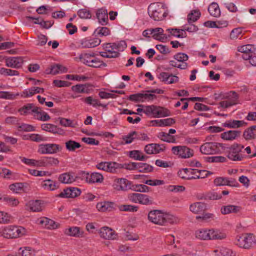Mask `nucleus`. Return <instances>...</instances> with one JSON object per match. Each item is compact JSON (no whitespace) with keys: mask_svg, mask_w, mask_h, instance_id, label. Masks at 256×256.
<instances>
[{"mask_svg":"<svg viewBox=\"0 0 256 256\" xmlns=\"http://www.w3.org/2000/svg\"><path fill=\"white\" fill-rule=\"evenodd\" d=\"M148 220L160 226H166L167 224H174L178 219L174 216L164 214L160 210H153L149 212Z\"/></svg>","mask_w":256,"mask_h":256,"instance_id":"nucleus-1","label":"nucleus"},{"mask_svg":"<svg viewBox=\"0 0 256 256\" xmlns=\"http://www.w3.org/2000/svg\"><path fill=\"white\" fill-rule=\"evenodd\" d=\"M196 238L202 240H223L226 238V234L213 229H200L195 232Z\"/></svg>","mask_w":256,"mask_h":256,"instance_id":"nucleus-2","label":"nucleus"},{"mask_svg":"<svg viewBox=\"0 0 256 256\" xmlns=\"http://www.w3.org/2000/svg\"><path fill=\"white\" fill-rule=\"evenodd\" d=\"M216 98L226 100L220 102L219 105L220 107L226 108L236 104L238 103L239 96L234 91H230L225 94H220L217 96L215 94Z\"/></svg>","mask_w":256,"mask_h":256,"instance_id":"nucleus-3","label":"nucleus"},{"mask_svg":"<svg viewBox=\"0 0 256 256\" xmlns=\"http://www.w3.org/2000/svg\"><path fill=\"white\" fill-rule=\"evenodd\" d=\"M148 11L149 16L154 20H160L166 16L164 8L161 4H151L148 7Z\"/></svg>","mask_w":256,"mask_h":256,"instance_id":"nucleus-4","label":"nucleus"},{"mask_svg":"<svg viewBox=\"0 0 256 256\" xmlns=\"http://www.w3.org/2000/svg\"><path fill=\"white\" fill-rule=\"evenodd\" d=\"M26 230L23 227L10 226L3 230L1 236L7 238H14L23 236Z\"/></svg>","mask_w":256,"mask_h":256,"instance_id":"nucleus-5","label":"nucleus"},{"mask_svg":"<svg viewBox=\"0 0 256 256\" xmlns=\"http://www.w3.org/2000/svg\"><path fill=\"white\" fill-rule=\"evenodd\" d=\"M146 115L154 118H161L170 115V110L164 107L150 105L146 106Z\"/></svg>","mask_w":256,"mask_h":256,"instance_id":"nucleus-6","label":"nucleus"},{"mask_svg":"<svg viewBox=\"0 0 256 256\" xmlns=\"http://www.w3.org/2000/svg\"><path fill=\"white\" fill-rule=\"evenodd\" d=\"M235 244L240 248H250L256 243L254 236L251 234H245L236 238Z\"/></svg>","mask_w":256,"mask_h":256,"instance_id":"nucleus-7","label":"nucleus"},{"mask_svg":"<svg viewBox=\"0 0 256 256\" xmlns=\"http://www.w3.org/2000/svg\"><path fill=\"white\" fill-rule=\"evenodd\" d=\"M244 146L240 144H234L229 148L227 157L233 161H240L244 158V156L240 154L244 148Z\"/></svg>","mask_w":256,"mask_h":256,"instance_id":"nucleus-8","label":"nucleus"},{"mask_svg":"<svg viewBox=\"0 0 256 256\" xmlns=\"http://www.w3.org/2000/svg\"><path fill=\"white\" fill-rule=\"evenodd\" d=\"M172 152L174 155L182 158H188L193 156L194 150L186 146H174L172 148Z\"/></svg>","mask_w":256,"mask_h":256,"instance_id":"nucleus-9","label":"nucleus"},{"mask_svg":"<svg viewBox=\"0 0 256 256\" xmlns=\"http://www.w3.org/2000/svg\"><path fill=\"white\" fill-rule=\"evenodd\" d=\"M132 182L125 178H117L114 180L112 187L117 191H128L132 189Z\"/></svg>","mask_w":256,"mask_h":256,"instance_id":"nucleus-10","label":"nucleus"},{"mask_svg":"<svg viewBox=\"0 0 256 256\" xmlns=\"http://www.w3.org/2000/svg\"><path fill=\"white\" fill-rule=\"evenodd\" d=\"M222 146V144L215 142H206L200 147V152L204 154H212L218 151V148Z\"/></svg>","mask_w":256,"mask_h":256,"instance_id":"nucleus-11","label":"nucleus"},{"mask_svg":"<svg viewBox=\"0 0 256 256\" xmlns=\"http://www.w3.org/2000/svg\"><path fill=\"white\" fill-rule=\"evenodd\" d=\"M199 170L192 168H183L178 172V176L182 179L193 180L197 178H204L202 174L201 176L196 175V173L198 172Z\"/></svg>","mask_w":256,"mask_h":256,"instance_id":"nucleus-12","label":"nucleus"},{"mask_svg":"<svg viewBox=\"0 0 256 256\" xmlns=\"http://www.w3.org/2000/svg\"><path fill=\"white\" fill-rule=\"evenodd\" d=\"M156 98V96L154 94L137 93L130 95L128 99L132 102H138L152 101Z\"/></svg>","mask_w":256,"mask_h":256,"instance_id":"nucleus-13","label":"nucleus"},{"mask_svg":"<svg viewBox=\"0 0 256 256\" xmlns=\"http://www.w3.org/2000/svg\"><path fill=\"white\" fill-rule=\"evenodd\" d=\"M62 148L55 144H47L40 145L38 152L40 154H55L60 150Z\"/></svg>","mask_w":256,"mask_h":256,"instance_id":"nucleus-14","label":"nucleus"},{"mask_svg":"<svg viewBox=\"0 0 256 256\" xmlns=\"http://www.w3.org/2000/svg\"><path fill=\"white\" fill-rule=\"evenodd\" d=\"M81 190L75 187H70L65 188L57 196L60 198H74L80 195Z\"/></svg>","mask_w":256,"mask_h":256,"instance_id":"nucleus-15","label":"nucleus"},{"mask_svg":"<svg viewBox=\"0 0 256 256\" xmlns=\"http://www.w3.org/2000/svg\"><path fill=\"white\" fill-rule=\"evenodd\" d=\"M5 62L8 67L19 68L22 66L24 60L21 57L10 56L6 59Z\"/></svg>","mask_w":256,"mask_h":256,"instance_id":"nucleus-16","label":"nucleus"},{"mask_svg":"<svg viewBox=\"0 0 256 256\" xmlns=\"http://www.w3.org/2000/svg\"><path fill=\"white\" fill-rule=\"evenodd\" d=\"M100 237L104 239L114 240L116 238V234L112 229L107 226H104L100 230Z\"/></svg>","mask_w":256,"mask_h":256,"instance_id":"nucleus-17","label":"nucleus"},{"mask_svg":"<svg viewBox=\"0 0 256 256\" xmlns=\"http://www.w3.org/2000/svg\"><path fill=\"white\" fill-rule=\"evenodd\" d=\"M96 16L98 22L102 26L106 25L108 23V14L105 8L98 9L96 12Z\"/></svg>","mask_w":256,"mask_h":256,"instance_id":"nucleus-18","label":"nucleus"},{"mask_svg":"<svg viewBox=\"0 0 256 256\" xmlns=\"http://www.w3.org/2000/svg\"><path fill=\"white\" fill-rule=\"evenodd\" d=\"M64 234L71 236L82 238L83 236L84 231L79 227L72 226L66 229Z\"/></svg>","mask_w":256,"mask_h":256,"instance_id":"nucleus-19","label":"nucleus"},{"mask_svg":"<svg viewBox=\"0 0 256 256\" xmlns=\"http://www.w3.org/2000/svg\"><path fill=\"white\" fill-rule=\"evenodd\" d=\"M26 209L32 212H40L42 210V203L40 200L29 201L26 205Z\"/></svg>","mask_w":256,"mask_h":256,"instance_id":"nucleus-20","label":"nucleus"},{"mask_svg":"<svg viewBox=\"0 0 256 256\" xmlns=\"http://www.w3.org/2000/svg\"><path fill=\"white\" fill-rule=\"evenodd\" d=\"M240 131L230 130L222 133L220 135L222 138L227 140H232L236 139L240 135Z\"/></svg>","mask_w":256,"mask_h":256,"instance_id":"nucleus-21","label":"nucleus"},{"mask_svg":"<svg viewBox=\"0 0 256 256\" xmlns=\"http://www.w3.org/2000/svg\"><path fill=\"white\" fill-rule=\"evenodd\" d=\"M190 209L193 213L200 214L206 210V206L204 202H197L190 204Z\"/></svg>","mask_w":256,"mask_h":256,"instance_id":"nucleus-22","label":"nucleus"},{"mask_svg":"<svg viewBox=\"0 0 256 256\" xmlns=\"http://www.w3.org/2000/svg\"><path fill=\"white\" fill-rule=\"evenodd\" d=\"M223 126L230 128H236L246 125V122L244 120H230L223 124Z\"/></svg>","mask_w":256,"mask_h":256,"instance_id":"nucleus-23","label":"nucleus"},{"mask_svg":"<svg viewBox=\"0 0 256 256\" xmlns=\"http://www.w3.org/2000/svg\"><path fill=\"white\" fill-rule=\"evenodd\" d=\"M241 209L240 206L228 205L222 206L220 211L222 214H226L230 213H238L240 211Z\"/></svg>","mask_w":256,"mask_h":256,"instance_id":"nucleus-24","label":"nucleus"},{"mask_svg":"<svg viewBox=\"0 0 256 256\" xmlns=\"http://www.w3.org/2000/svg\"><path fill=\"white\" fill-rule=\"evenodd\" d=\"M70 172H66L60 175L58 180L64 184L72 183L76 180V176Z\"/></svg>","mask_w":256,"mask_h":256,"instance_id":"nucleus-25","label":"nucleus"},{"mask_svg":"<svg viewBox=\"0 0 256 256\" xmlns=\"http://www.w3.org/2000/svg\"><path fill=\"white\" fill-rule=\"evenodd\" d=\"M40 166H56L59 162L57 158L53 157H44L40 160Z\"/></svg>","mask_w":256,"mask_h":256,"instance_id":"nucleus-26","label":"nucleus"},{"mask_svg":"<svg viewBox=\"0 0 256 256\" xmlns=\"http://www.w3.org/2000/svg\"><path fill=\"white\" fill-rule=\"evenodd\" d=\"M210 14L214 17L218 18L220 15V11L219 6L216 2H212L208 8Z\"/></svg>","mask_w":256,"mask_h":256,"instance_id":"nucleus-27","label":"nucleus"},{"mask_svg":"<svg viewBox=\"0 0 256 256\" xmlns=\"http://www.w3.org/2000/svg\"><path fill=\"white\" fill-rule=\"evenodd\" d=\"M50 70V72L47 73L52 74H56L59 72H66L68 70L66 68L60 64H55L51 66Z\"/></svg>","mask_w":256,"mask_h":256,"instance_id":"nucleus-28","label":"nucleus"},{"mask_svg":"<svg viewBox=\"0 0 256 256\" xmlns=\"http://www.w3.org/2000/svg\"><path fill=\"white\" fill-rule=\"evenodd\" d=\"M201 16V13L199 10H192L188 15V23H193L198 20Z\"/></svg>","mask_w":256,"mask_h":256,"instance_id":"nucleus-29","label":"nucleus"},{"mask_svg":"<svg viewBox=\"0 0 256 256\" xmlns=\"http://www.w3.org/2000/svg\"><path fill=\"white\" fill-rule=\"evenodd\" d=\"M158 137L164 142H176V140L174 136L170 134V133H166L165 132H160L158 134Z\"/></svg>","mask_w":256,"mask_h":256,"instance_id":"nucleus-30","label":"nucleus"},{"mask_svg":"<svg viewBox=\"0 0 256 256\" xmlns=\"http://www.w3.org/2000/svg\"><path fill=\"white\" fill-rule=\"evenodd\" d=\"M103 180L102 175L98 172H93L87 178V180L89 183L102 182Z\"/></svg>","mask_w":256,"mask_h":256,"instance_id":"nucleus-31","label":"nucleus"},{"mask_svg":"<svg viewBox=\"0 0 256 256\" xmlns=\"http://www.w3.org/2000/svg\"><path fill=\"white\" fill-rule=\"evenodd\" d=\"M36 108H38V107L35 106L33 104H28L20 108L18 110V112H20L21 114L26 115L31 112H34L33 110Z\"/></svg>","mask_w":256,"mask_h":256,"instance_id":"nucleus-32","label":"nucleus"},{"mask_svg":"<svg viewBox=\"0 0 256 256\" xmlns=\"http://www.w3.org/2000/svg\"><path fill=\"white\" fill-rule=\"evenodd\" d=\"M130 158L138 160H145L148 156H144L142 153L137 150H134L129 152Z\"/></svg>","mask_w":256,"mask_h":256,"instance_id":"nucleus-33","label":"nucleus"},{"mask_svg":"<svg viewBox=\"0 0 256 256\" xmlns=\"http://www.w3.org/2000/svg\"><path fill=\"white\" fill-rule=\"evenodd\" d=\"M42 186L47 190H54L58 186L57 184L51 180H44L42 184Z\"/></svg>","mask_w":256,"mask_h":256,"instance_id":"nucleus-34","label":"nucleus"},{"mask_svg":"<svg viewBox=\"0 0 256 256\" xmlns=\"http://www.w3.org/2000/svg\"><path fill=\"white\" fill-rule=\"evenodd\" d=\"M101 42V40L98 38H94L89 40H85L82 42L84 47L90 48H94L98 46Z\"/></svg>","mask_w":256,"mask_h":256,"instance_id":"nucleus-35","label":"nucleus"},{"mask_svg":"<svg viewBox=\"0 0 256 256\" xmlns=\"http://www.w3.org/2000/svg\"><path fill=\"white\" fill-rule=\"evenodd\" d=\"M33 110L34 113L37 114L38 116V114L41 115L40 116L37 117V120H38L42 121H48L50 118L49 115L46 112L42 111L40 107L34 108Z\"/></svg>","mask_w":256,"mask_h":256,"instance_id":"nucleus-36","label":"nucleus"},{"mask_svg":"<svg viewBox=\"0 0 256 256\" xmlns=\"http://www.w3.org/2000/svg\"><path fill=\"white\" fill-rule=\"evenodd\" d=\"M65 144L66 150L70 152H74L76 149L81 147L79 142L72 140L67 141Z\"/></svg>","mask_w":256,"mask_h":256,"instance_id":"nucleus-37","label":"nucleus"},{"mask_svg":"<svg viewBox=\"0 0 256 256\" xmlns=\"http://www.w3.org/2000/svg\"><path fill=\"white\" fill-rule=\"evenodd\" d=\"M137 170L140 172H148L153 170V167L146 163L138 162Z\"/></svg>","mask_w":256,"mask_h":256,"instance_id":"nucleus-38","label":"nucleus"},{"mask_svg":"<svg viewBox=\"0 0 256 256\" xmlns=\"http://www.w3.org/2000/svg\"><path fill=\"white\" fill-rule=\"evenodd\" d=\"M156 28L159 29L161 30L160 31V33L158 32L159 31L156 32H153L152 31V37L156 40H158L160 41H164V40H166L167 39L168 36L166 35V34H164V30L161 28Z\"/></svg>","mask_w":256,"mask_h":256,"instance_id":"nucleus-39","label":"nucleus"},{"mask_svg":"<svg viewBox=\"0 0 256 256\" xmlns=\"http://www.w3.org/2000/svg\"><path fill=\"white\" fill-rule=\"evenodd\" d=\"M42 130L52 132L53 134H56L58 132V128L52 124H44L41 126Z\"/></svg>","mask_w":256,"mask_h":256,"instance_id":"nucleus-40","label":"nucleus"},{"mask_svg":"<svg viewBox=\"0 0 256 256\" xmlns=\"http://www.w3.org/2000/svg\"><path fill=\"white\" fill-rule=\"evenodd\" d=\"M96 36H107L110 34V30L108 28L104 26H99L94 32Z\"/></svg>","mask_w":256,"mask_h":256,"instance_id":"nucleus-41","label":"nucleus"},{"mask_svg":"<svg viewBox=\"0 0 256 256\" xmlns=\"http://www.w3.org/2000/svg\"><path fill=\"white\" fill-rule=\"evenodd\" d=\"M243 136L246 140L254 139L256 136V133L250 126L244 131Z\"/></svg>","mask_w":256,"mask_h":256,"instance_id":"nucleus-42","label":"nucleus"},{"mask_svg":"<svg viewBox=\"0 0 256 256\" xmlns=\"http://www.w3.org/2000/svg\"><path fill=\"white\" fill-rule=\"evenodd\" d=\"M86 84H78L75 86H73L72 87V90L76 93H86L88 92V90L86 89Z\"/></svg>","mask_w":256,"mask_h":256,"instance_id":"nucleus-43","label":"nucleus"},{"mask_svg":"<svg viewBox=\"0 0 256 256\" xmlns=\"http://www.w3.org/2000/svg\"><path fill=\"white\" fill-rule=\"evenodd\" d=\"M138 203L144 205L151 204H152V200L150 198L148 195L140 194Z\"/></svg>","mask_w":256,"mask_h":256,"instance_id":"nucleus-44","label":"nucleus"},{"mask_svg":"<svg viewBox=\"0 0 256 256\" xmlns=\"http://www.w3.org/2000/svg\"><path fill=\"white\" fill-rule=\"evenodd\" d=\"M0 74L5 76H18L19 72L16 70L2 68H0Z\"/></svg>","mask_w":256,"mask_h":256,"instance_id":"nucleus-45","label":"nucleus"},{"mask_svg":"<svg viewBox=\"0 0 256 256\" xmlns=\"http://www.w3.org/2000/svg\"><path fill=\"white\" fill-rule=\"evenodd\" d=\"M102 66H106V64L104 62L102 61H100L98 58H94L93 59L92 58V60H90L89 66L94 68H100Z\"/></svg>","mask_w":256,"mask_h":256,"instance_id":"nucleus-46","label":"nucleus"},{"mask_svg":"<svg viewBox=\"0 0 256 256\" xmlns=\"http://www.w3.org/2000/svg\"><path fill=\"white\" fill-rule=\"evenodd\" d=\"M60 124L65 127H72L74 128L76 126V124L74 122V121L63 118H59Z\"/></svg>","mask_w":256,"mask_h":256,"instance_id":"nucleus-47","label":"nucleus"},{"mask_svg":"<svg viewBox=\"0 0 256 256\" xmlns=\"http://www.w3.org/2000/svg\"><path fill=\"white\" fill-rule=\"evenodd\" d=\"M21 160L22 162L28 166H40V160H36L34 159L22 158Z\"/></svg>","mask_w":256,"mask_h":256,"instance_id":"nucleus-48","label":"nucleus"},{"mask_svg":"<svg viewBox=\"0 0 256 256\" xmlns=\"http://www.w3.org/2000/svg\"><path fill=\"white\" fill-rule=\"evenodd\" d=\"M150 188L146 186L145 184H132V190L139 192H147L149 191Z\"/></svg>","mask_w":256,"mask_h":256,"instance_id":"nucleus-49","label":"nucleus"},{"mask_svg":"<svg viewBox=\"0 0 256 256\" xmlns=\"http://www.w3.org/2000/svg\"><path fill=\"white\" fill-rule=\"evenodd\" d=\"M24 184L22 182H16L10 185L9 188L16 193L19 192L24 188Z\"/></svg>","mask_w":256,"mask_h":256,"instance_id":"nucleus-50","label":"nucleus"},{"mask_svg":"<svg viewBox=\"0 0 256 256\" xmlns=\"http://www.w3.org/2000/svg\"><path fill=\"white\" fill-rule=\"evenodd\" d=\"M78 15L80 18L84 19L90 18L92 16L90 12L86 8L80 10L78 12Z\"/></svg>","mask_w":256,"mask_h":256,"instance_id":"nucleus-51","label":"nucleus"},{"mask_svg":"<svg viewBox=\"0 0 256 256\" xmlns=\"http://www.w3.org/2000/svg\"><path fill=\"white\" fill-rule=\"evenodd\" d=\"M18 94H16L9 92H0V98L6 100H14Z\"/></svg>","mask_w":256,"mask_h":256,"instance_id":"nucleus-52","label":"nucleus"},{"mask_svg":"<svg viewBox=\"0 0 256 256\" xmlns=\"http://www.w3.org/2000/svg\"><path fill=\"white\" fill-rule=\"evenodd\" d=\"M78 58L82 62L88 66H90L92 58H90L89 54L85 53L81 54L79 56Z\"/></svg>","mask_w":256,"mask_h":256,"instance_id":"nucleus-53","label":"nucleus"},{"mask_svg":"<svg viewBox=\"0 0 256 256\" xmlns=\"http://www.w3.org/2000/svg\"><path fill=\"white\" fill-rule=\"evenodd\" d=\"M254 46L251 44L244 45L238 47V51L242 53L252 52H254Z\"/></svg>","mask_w":256,"mask_h":256,"instance_id":"nucleus-54","label":"nucleus"},{"mask_svg":"<svg viewBox=\"0 0 256 256\" xmlns=\"http://www.w3.org/2000/svg\"><path fill=\"white\" fill-rule=\"evenodd\" d=\"M220 253V256H236L234 252L226 248H221Z\"/></svg>","mask_w":256,"mask_h":256,"instance_id":"nucleus-55","label":"nucleus"},{"mask_svg":"<svg viewBox=\"0 0 256 256\" xmlns=\"http://www.w3.org/2000/svg\"><path fill=\"white\" fill-rule=\"evenodd\" d=\"M136 134V131H133L129 133L127 136H123L122 140L124 141L125 144H130L132 142L133 140L135 139V134Z\"/></svg>","mask_w":256,"mask_h":256,"instance_id":"nucleus-56","label":"nucleus"},{"mask_svg":"<svg viewBox=\"0 0 256 256\" xmlns=\"http://www.w3.org/2000/svg\"><path fill=\"white\" fill-rule=\"evenodd\" d=\"M138 207L129 204H123L120 206V210L125 212H134L138 210Z\"/></svg>","mask_w":256,"mask_h":256,"instance_id":"nucleus-57","label":"nucleus"},{"mask_svg":"<svg viewBox=\"0 0 256 256\" xmlns=\"http://www.w3.org/2000/svg\"><path fill=\"white\" fill-rule=\"evenodd\" d=\"M28 138H26L27 139L30 138L32 140L36 142H40L46 140V138L44 137H43L42 136L38 134H30L28 136Z\"/></svg>","mask_w":256,"mask_h":256,"instance_id":"nucleus-58","label":"nucleus"},{"mask_svg":"<svg viewBox=\"0 0 256 256\" xmlns=\"http://www.w3.org/2000/svg\"><path fill=\"white\" fill-rule=\"evenodd\" d=\"M174 58L178 62H185L188 60V56L186 54L179 52L176 54L174 56Z\"/></svg>","mask_w":256,"mask_h":256,"instance_id":"nucleus-59","label":"nucleus"},{"mask_svg":"<svg viewBox=\"0 0 256 256\" xmlns=\"http://www.w3.org/2000/svg\"><path fill=\"white\" fill-rule=\"evenodd\" d=\"M160 122L161 124H160V126H170L175 124L176 120L172 118H168L161 120Z\"/></svg>","mask_w":256,"mask_h":256,"instance_id":"nucleus-60","label":"nucleus"},{"mask_svg":"<svg viewBox=\"0 0 256 256\" xmlns=\"http://www.w3.org/2000/svg\"><path fill=\"white\" fill-rule=\"evenodd\" d=\"M84 102L94 107L98 106V100L97 99H94L92 96H90L86 98L84 100Z\"/></svg>","mask_w":256,"mask_h":256,"instance_id":"nucleus-61","label":"nucleus"},{"mask_svg":"<svg viewBox=\"0 0 256 256\" xmlns=\"http://www.w3.org/2000/svg\"><path fill=\"white\" fill-rule=\"evenodd\" d=\"M198 26L193 24L192 23H188V24L184 26V31L186 30L190 32H194L198 31Z\"/></svg>","mask_w":256,"mask_h":256,"instance_id":"nucleus-62","label":"nucleus"},{"mask_svg":"<svg viewBox=\"0 0 256 256\" xmlns=\"http://www.w3.org/2000/svg\"><path fill=\"white\" fill-rule=\"evenodd\" d=\"M214 183L216 186H226V177L216 178L214 180Z\"/></svg>","mask_w":256,"mask_h":256,"instance_id":"nucleus-63","label":"nucleus"},{"mask_svg":"<svg viewBox=\"0 0 256 256\" xmlns=\"http://www.w3.org/2000/svg\"><path fill=\"white\" fill-rule=\"evenodd\" d=\"M3 200L10 206H16L19 203L18 200L13 198L4 196L3 198Z\"/></svg>","mask_w":256,"mask_h":256,"instance_id":"nucleus-64","label":"nucleus"}]
</instances>
